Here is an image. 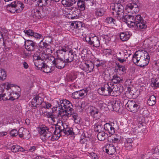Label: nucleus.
Masks as SVG:
<instances>
[{
  "mask_svg": "<svg viewBox=\"0 0 159 159\" xmlns=\"http://www.w3.org/2000/svg\"><path fill=\"white\" fill-rule=\"evenodd\" d=\"M5 96H6L5 94H0V101L2 100H3V101L7 100H8L7 98L5 97Z\"/></svg>",
  "mask_w": 159,
  "mask_h": 159,
  "instance_id": "nucleus-58",
  "label": "nucleus"
},
{
  "mask_svg": "<svg viewBox=\"0 0 159 159\" xmlns=\"http://www.w3.org/2000/svg\"><path fill=\"white\" fill-rule=\"evenodd\" d=\"M88 90H80L79 91V95L80 97H82L83 96H86Z\"/></svg>",
  "mask_w": 159,
  "mask_h": 159,
  "instance_id": "nucleus-49",
  "label": "nucleus"
},
{
  "mask_svg": "<svg viewBox=\"0 0 159 159\" xmlns=\"http://www.w3.org/2000/svg\"><path fill=\"white\" fill-rule=\"evenodd\" d=\"M106 11V9L103 7L97 8L94 10V14L97 18L104 16Z\"/></svg>",
  "mask_w": 159,
  "mask_h": 159,
  "instance_id": "nucleus-20",
  "label": "nucleus"
},
{
  "mask_svg": "<svg viewBox=\"0 0 159 159\" xmlns=\"http://www.w3.org/2000/svg\"><path fill=\"white\" fill-rule=\"evenodd\" d=\"M125 106L128 110L133 113L137 112L140 107L138 104L133 100H129Z\"/></svg>",
  "mask_w": 159,
  "mask_h": 159,
  "instance_id": "nucleus-8",
  "label": "nucleus"
},
{
  "mask_svg": "<svg viewBox=\"0 0 159 159\" xmlns=\"http://www.w3.org/2000/svg\"><path fill=\"white\" fill-rule=\"evenodd\" d=\"M134 19L135 20V24L137 23L140 22L142 20H144L142 17L140 15H137L136 16H134Z\"/></svg>",
  "mask_w": 159,
  "mask_h": 159,
  "instance_id": "nucleus-41",
  "label": "nucleus"
},
{
  "mask_svg": "<svg viewBox=\"0 0 159 159\" xmlns=\"http://www.w3.org/2000/svg\"><path fill=\"white\" fill-rule=\"evenodd\" d=\"M45 115L48 118H51L52 120L53 119V116L51 113L50 112H46L45 114Z\"/></svg>",
  "mask_w": 159,
  "mask_h": 159,
  "instance_id": "nucleus-60",
  "label": "nucleus"
},
{
  "mask_svg": "<svg viewBox=\"0 0 159 159\" xmlns=\"http://www.w3.org/2000/svg\"><path fill=\"white\" fill-rule=\"evenodd\" d=\"M25 2L29 5H31L34 2V0H25Z\"/></svg>",
  "mask_w": 159,
  "mask_h": 159,
  "instance_id": "nucleus-59",
  "label": "nucleus"
},
{
  "mask_svg": "<svg viewBox=\"0 0 159 159\" xmlns=\"http://www.w3.org/2000/svg\"><path fill=\"white\" fill-rule=\"evenodd\" d=\"M56 52L60 57H63L67 63L71 62L74 59L75 57H76L75 52L68 46L61 47L56 51Z\"/></svg>",
  "mask_w": 159,
  "mask_h": 159,
  "instance_id": "nucleus-2",
  "label": "nucleus"
},
{
  "mask_svg": "<svg viewBox=\"0 0 159 159\" xmlns=\"http://www.w3.org/2000/svg\"><path fill=\"white\" fill-rule=\"evenodd\" d=\"M111 81L113 83H120L122 82V80L117 74H116L113 75Z\"/></svg>",
  "mask_w": 159,
  "mask_h": 159,
  "instance_id": "nucleus-32",
  "label": "nucleus"
},
{
  "mask_svg": "<svg viewBox=\"0 0 159 159\" xmlns=\"http://www.w3.org/2000/svg\"><path fill=\"white\" fill-rule=\"evenodd\" d=\"M18 134L17 131L15 129L12 130L10 132V134L13 137L17 136Z\"/></svg>",
  "mask_w": 159,
  "mask_h": 159,
  "instance_id": "nucleus-53",
  "label": "nucleus"
},
{
  "mask_svg": "<svg viewBox=\"0 0 159 159\" xmlns=\"http://www.w3.org/2000/svg\"><path fill=\"white\" fill-rule=\"evenodd\" d=\"M71 26L72 28H74L75 29V31L76 32L77 30H78V32L80 33L82 28V24L80 22H74L71 24Z\"/></svg>",
  "mask_w": 159,
  "mask_h": 159,
  "instance_id": "nucleus-22",
  "label": "nucleus"
},
{
  "mask_svg": "<svg viewBox=\"0 0 159 159\" xmlns=\"http://www.w3.org/2000/svg\"><path fill=\"white\" fill-rule=\"evenodd\" d=\"M94 126L95 130L98 133L99 132L103 131L104 128H103V125L101 121H99L95 123Z\"/></svg>",
  "mask_w": 159,
  "mask_h": 159,
  "instance_id": "nucleus-28",
  "label": "nucleus"
},
{
  "mask_svg": "<svg viewBox=\"0 0 159 159\" xmlns=\"http://www.w3.org/2000/svg\"><path fill=\"white\" fill-rule=\"evenodd\" d=\"M65 129V131L62 135L65 136L66 135H74V133L73 132L72 128H69L68 126L67 125V127Z\"/></svg>",
  "mask_w": 159,
  "mask_h": 159,
  "instance_id": "nucleus-33",
  "label": "nucleus"
},
{
  "mask_svg": "<svg viewBox=\"0 0 159 159\" xmlns=\"http://www.w3.org/2000/svg\"><path fill=\"white\" fill-rule=\"evenodd\" d=\"M69 112H62L61 111H59V115L62 117V119L64 120H67L70 116H71L72 115V113L71 115L68 114Z\"/></svg>",
  "mask_w": 159,
  "mask_h": 159,
  "instance_id": "nucleus-35",
  "label": "nucleus"
},
{
  "mask_svg": "<svg viewBox=\"0 0 159 159\" xmlns=\"http://www.w3.org/2000/svg\"><path fill=\"white\" fill-rule=\"evenodd\" d=\"M77 109L79 110L80 111H82L83 110L82 103L80 104V105L77 106Z\"/></svg>",
  "mask_w": 159,
  "mask_h": 159,
  "instance_id": "nucleus-63",
  "label": "nucleus"
},
{
  "mask_svg": "<svg viewBox=\"0 0 159 159\" xmlns=\"http://www.w3.org/2000/svg\"><path fill=\"white\" fill-rule=\"evenodd\" d=\"M156 98L155 96L151 95L150 96L148 101V103L150 106H153L156 103Z\"/></svg>",
  "mask_w": 159,
  "mask_h": 159,
  "instance_id": "nucleus-30",
  "label": "nucleus"
},
{
  "mask_svg": "<svg viewBox=\"0 0 159 159\" xmlns=\"http://www.w3.org/2000/svg\"><path fill=\"white\" fill-rule=\"evenodd\" d=\"M57 105L56 107H53L54 110H56L55 108L59 107V111L62 112H69L68 114L71 115V111L73 110L72 104L70 102L66 99H60L59 102L56 101Z\"/></svg>",
  "mask_w": 159,
  "mask_h": 159,
  "instance_id": "nucleus-4",
  "label": "nucleus"
},
{
  "mask_svg": "<svg viewBox=\"0 0 159 159\" xmlns=\"http://www.w3.org/2000/svg\"><path fill=\"white\" fill-rule=\"evenodd\" d=\"M56 54L58 58L54 59L52 61V63L57 68L59 69H62L68 63L66 62L65 59H63V57H60L59 56L58 53H56Z\"/></svg>",
  "mask_w": 159,
  "mask_h": 159,
  "instance_id": "nucleus-7",
  "label": "nucleus"
},
{
  "mask_svg": "<svg viewBox=\"0 0 159 159\" xmlns=\"http://www.w3.org/2000/svg\"><path fill=\"white\" fill-rule=\"evenodd\" d=\"M22 64L24 67L25 69H27L29 67L28 64L25 61L22 62Z\"/></svg>",
  "mask_w": 159,
  "mask_h": 159,
  "instance_id": "nucleus-64",
  "label": "nucleus"
},
{
  "mask_svg": "<svg viewBox=\"0 0 159 159\" xmlns=\"http://www.w3.org/2000/svg\"><path fill=\"white\" fill-rule=\"evenodd\" d=\"M51 105L48 102H43V105L42 106L43 108L48 109L51 107Z\"/></svg>",
  "mask_w": 159,
  "mask_h": 159,
  "instance_id": "nucleus-54",
  "label": "nucleus"
},
{
  "mask_svg": "<svg viewBox=\"0 0 159 159\" xmlns=\"http://www.w3.org/2000/svg\"><path fill=\"white\" fill-rule=\"evenodd\" d=\"M34 13V14L33 16H39L40 18L43 17L42 14H41L40 11L38 10H34L32 11V13Z\"/></svg>",
  "mask_w": 159,
  "mask_h": 159,
  "instance_id": "nucleus-45",
  "label": "nucleus"
},
{
  "mask_svg": "<svg viewBox=\"0 0 159 159\" xmlns=\"http://www.w3.org/2000/svg\"><path fill=\"white\" fill-rule=\"evenodd\" d=\"M85 40L88 44L95 47H98L100 46V41L99 38L97 36L88 37V38L86 37Z\"/></svg>",
  "mask_w": 159,
  "mask_h": 159,
  "instance_id": "nucleus-10",
  "label": "nucleus"
},
{
  "mask_svg": "<svg viewBox=\"0 0 159 159\" xmlns=\"http://www.w3.org/2000/svg\"><path fill=\"white\" fill-rule=\"evenodd\" d=\"M67 125L66 123H62L61 126H59L58 127L56 128V132L57 133H59L62 135L65 128L67 127Z\"/></svg>",
  "mask_w": 159,
  "mask_h": 159,
  "instance_id": "nucleus-23",
  "label": "nucleus"
},
{
  "mask_svg": "<svg viewBox=\"0 0 159 159\" xmlns=\"http://www.w3.org/2000/svg\"><path fill=\"white\" fill-rule=\"evenodd\" d=\"M43 3L45 4V6H49L51 5L52 0H42Z\"/></svg>",
  "mask_w": 159,
  "mask_h": 159,
  "instance_id": "nucleus-57",
  "label": "nucleus"
},
{
  "mask_svg": "<svg viewBox=\"0 0 159 159\" xmlns=\"http://www.w3.org/2000/svg\"><path fill=\"white\" fill-rule=\"evenodd\" d=\"M150 57L146 51L144 52L140 51H136L133 55L132 60L135 64L141 67L147 66L149 63Z\"/></svg>",
  "mask_w": 159,
  "mask_h": 159,
  "instance_id": "nucleus-1",
  "label": "nucleus"
},
{
  "mask_svg": "<svg viewBox=\"0 0 159 159\" xmlns=\"http://www.w3.org/2000/svg\"><path fill=\"white\" fill-rule=\"evenodd\" d=\"M115 3H111L110 5V9L113 11H118V10H120L121 7L124 8L122 4L125 0H114Z\"/></svg>",
  "mask_w": 159,
  "mask_h": 159,
  "instance_id": "nucleus-12",
  "label": "nucleus"
},
{
  "mask_svg": "<svg viewBox=\"0 0 159 159\" xmlns=\"http://www.w3.org/2000/svg\"><path fill=\"white\" fill-rule=\"evenodd\" d=\"M79 10L78 9L74 11L72 15V16L71 18H78L79 16Z\"/></svg>",
  "mask_w": 159,
  "mask_h": 159,
  "instance_id": "nucleus-48",
  "label": "nucleus"
},
{
  "mask_svg": "<svg viewBox=\"0 0 159 159\" xmlns=\"http://www.w3.org/2000/svg\"><path fill=\"white\" fill-rule=\"evenodd\" d=\"M19 148H20V146L16 145L13 146L11 150L13 152H19Z\"/></svg>",
  "mask_w": 159,
  "mask_h": 159,
  "instance_id": "nucleus-47",
  "label": "nucleus"
},
{
  "mask_svg": "<svg viewBox=\"0 0 159 159\" xmlns=\"http://www.w3.org/2000/svg\"><path fill=\"white\" fill-rule=\"evenodd\" d=\"M151 82V86L154 89H157L159 87V82L156 79L152 78Z\"/></svg>",
  "mask_w": 159,
  "mask_h": 159,
  "instance_id": "nucleus-36",
  "label": "nucleus"
},
{
  "mask_svg": "<svg viewBox=\"0 0 159 159\" xmlns=\"http://www.w3.org/2000/svg\"><path fill=\"white\" fill-rule=\"evenodd\" d=\"M79 91L74 92L72 93V97L73 98L77 99L79 98Z\"/></svg>",
  "mask_w": 159,
  "mask_h": 159,
  "instance_id": "nucleus-55",
  "label": "nucleus"
},
{
  "mask_svg": "<svg viewBox=\"0 0 159 159\" xmlns=\"http://www.w3.org/2000/svg\"><path fill=\"white\" fill-rule=\"evenodd\" d=\"M85 67L87 71H89V72L92 71L93 69V66L92 64L90 65L85 63Z\"/></svg>",
  "mask_w": 159,
  "mask_h": 159,
  "instance_id": "nucleus-40",
  "label": "nucleus"
},
{
  "mask_svg": "<svg viewBox=\"0 0 159 159\" xmlns=\"http://www.w3.org/2000/svg\"><path fill=\"white\" fill-rule=\"evenodd\" d=\"M138 120L139 121V123L138 124V127L139 129H145L144 128V125H145V123L143 121H140V118L139 117L138 119Z\"/></svg>",
  "mask_w": 159,
  "mask_h": 159,
  "instance_id": "nucleus-46",
  "label": "nucleus"
},
{
  "mask_svg": "<svg viewBox=\"0 0 159 159\" xmlns=\"http://www.w3.org/2000/svg\"><path fill=\"white\" fill-rule=\"evenodd\" d=\"M13 94L14 95V97H10L9 99H8L7 100L13 101L15 99L18 98L20 96V95L18 93H15V94L13 93Z\"/></svg>",
  "mask_w": 159,
  "mask_h": 159,
  "instance_id": "nucleus-52",
  "label": "nucleus"
},
{
  "mask_svg": "<svg viewBox=\"0 0 159 159\" xmlns=\"http://www.w3.org/2000/svg\"><path fill=\"white\" fill-rule=\"evenodd\" d=\"M25 48L28 51L32 52L37 48V43L31 40H27L25 42Z\"/></svg>",
  "mask_w": 159,
  "mask_h": 159,
  "instance_id": "nucleus-13",
  "label": "nucleus"
},
{
  "mask_svg": "<svg viewBox=\"0 0 159 159\" xmlns=\"http://www.w3.org/2000/svg\"><path fill=\"white\" fill-rule=\"evenodd\" d=\"M113 91V90H97L98 93L100 95L104 96L109 95V91Z\"/></svg>",
  "mask_w": 159,
  "mask_h": 159,
  "instance_id": "nucleus-37",
  "label": "nucleus"
},
{
  "mask_svg": "<svg viewBox=\"0 0 159 159\" xmlns=\"http://www.w3.org/2000/svg\"><path fill=\"white\" fill-rule=\"evenodd\" d=\"M120 101L114 100L109 104L108 107L110 108L111 107L113 110L116 112H118L119 111L120 108Z\"/></svg>",
  "mask_w": 159,
  "mask_h": 159,
  "instance_id": "nucleus-15",
  "label": "nucleus"
},
{
  "mask_svg": "<svg viewBox=\"0 0 159 159\" xmlns=\"http://www.w3.org/2000/svg\"><path fill=\"white\" fill-rule=\"evenodd\" d=\"M26 131V129H24L23 128H21L19 130L18 133L19 136L20 138H22L25 134V131Z\"/></svg>",
  "mask_w": 159,
  "mask_h": 159,
  "instance_id": "nucleus-42",
  "label": "nucleus"
},
{
  "mask_svg": "<svg viewBox=\"0 0 159 159\" xmlns=\"http://www.w3.org/2000/svg\"><path fill=\"white\" fill-rule=\"evenodd\" d=\"M107 137V134L103 131L99 132L97 135L98 139L101 141L104 140Z\"/></svg>",
  "mask_w": 159,
  "mask_h": 159,
  "instance_id": "nucleus-29",
  "label": "nucleus"
},
{
  "mask_svg": "<svg viewBox=\"0 0 159 159\" xmlns=\"http://www.w3.org/2000/svg\"><path fill=\"white\" fill-rule=\"evenodd\" d=\"M116 152V148L114 146L110 144L107 146L105 149V152L110 155L114 154Z\"/></svg>",
  "mask_w": 159,
  "mask_h": 159,
  "instance_id": "nucleus-24",
  "label": "nucleus"
},
{
  "mask_svg": "<svg viewBox=\"0 0 159 159\" xmlns=\"http://www.w3.org/2000/svg\"><path fill=\"white\" fill-rule=\"evenodd\" d=\"M24 32L26 35L29 37H32V35L34 34V32L32 30L30 29L25 30H24Z\"/></svg>",
  "mask_w": 159,
  "mask_h": 159,
  "instance_id": "nucleus-44",
  "label": "nucleus"
},
{
  "mask_svg": "<svg viewBox=\"0 0 159 159\" xmlns=\"http://www.w3.org/2000/svg\"><path fill=\"white\" fill-rule=\"evenodd\" d=\"M33 61L35 66L41 69L43 72L48 73L51 72V68L43 61V58H41L40 54L39 56L34 55L33 57Z\"/></svg>",
  "mask_w": 159,
  "mask_h": 159,
  "instance_id": "nucleus-5",
  "label": "nucleus"
},
{
  "mask_svg": "<svg viewBox=\"0 0 159 159\" xmlns=\"http://www.w3.org/2000/svg\"><path fill=\"white\" fill-rule=\"evenodd\" d=\"M123 21L126 23L130 27H134L135 25L134 16L131 15H126L124 17Z\"/></svg>",
  "mask_w": 159,
  "mask_h": 159,
  "instance_id": "nucleus-14",
  "label": "nucleus"
},
{
  "mask_svg": "<svg viewBox=\"0 0 159 159\" xmlns=\"http://www.w3.org/2000/svg\"><path fill=\"white\" fill-rule=\"evenodd\" d=\"M7 10L12 13H19L22 11L24 7L23 3L20 1H15L10 3H6Z\"/></svg>",
  "mask_w": 159,
  "mask_h": 159,
  "instance_id": "nucleus-6",
  "label": "nucleus"
},
{
  "mask_svg": "<svg viewBox=\"0 0 159 159\" xmlns=\"http://www.w3.org/2000/svg\"><path fill=\"white\" fill-rule=\"evenodd\" d=\"M133 144V140L131 138H128L124 141V147L128 150L132 148Z\"/></svg>",
  "mask_w": 159,
  "mask_h": 159,
  "instance_id": "nucleus-21",
  "label": "nucleus"
},
{
  "mask_svg": "<svg viewBox=\"0 0 159 159\" xmlns=\"http://www.w3.org/2000/svg\"><path fill=\"white\" fill-rule=\"evenodd\" d=\"M88 110L92 117L96 120L100 118L101 114L96 108L93 106H90L88 107Z\"/></svg>",
  "mask_w": 159,
  "mask_h": 159,
  "instance_id": "nucleus-11",
  "label": "nucleus"
},
{
  "mask_svg": "<svg viewBox=\"0 0 159 159\" xmlns=\"http://www.w3.org/2000/svg\"><path fill=\"white\" fill-rule=\"evenodd\" d=\"M116 60L121 63H123L124 62H125L126 60V59L125 58L122 59L119 57L117 58Z\"/></svg>",
  "mask_w": 159,
  "mask_h": 159,
  "instance_id": "nucleus-62",
  "label": "nucleus"
},
{
  "mask_svg": "<svg viewBox=\"0 0 159 159\" xmlns=\"http://www.w3.org/2000/svg\"><path fill=\"white\" fill-rule=\"evenodd\" d=\"M32 37L37 39H40L43 37L42 35L41 34L37 33H34V34L32 35Z\"/></svg>",
  "mask_w": 159,
  "mask_h": 159,
  "instance_id": "nucleus-56",
  "label": "nucleus"
},
{
  "mask_svg": "<svg viewBox=\"0 0 159 159\" xmlns=\"http://www.w3.org/2000/svg\"><path fill=\"white\" fill-rule=\"evenodd\" d=\"M77 5L80 10L83 11L85 7V3L84 0H78Z\"/></svg>",
  "mask_w": 159,
  "mask_h": 159,
  "instance_id": "nucleus-31",
  "label": "nucleus"
},
{
  "mask_svg": "<svg viewBox=\"0 0 159 159\" xmlns=\"http://www.w3.org/2000/svg\"><path fill=\"white\" fill-rule=\"evenodd\" d=\"M125 8L128 13H136L139 11L138 3L136 2L128 3L126 5Z\"/></svg>",
  "mask_w": 159,
  "mask_h": 159,
  "instance_id": "nucleus-9",
  "label": "nucleus"
},
{
  "mask_svg": "<svg viewBox=\"0 0 159 159\" xmlns=\"http://www.w3.org/2000/svg\"><path fill=\"white\" fill-rule=\"evenodd\" d=\"M78 1V0H62V4L66 7L72 6Z\"/></svg>",
  "mask_w": 159,
  "mask_h": 159,
  "instance_id": "nucleus-26",
  "label": "nucleus"
},
{
  "mask_svg": "<svg viewBox=\"0 0 159 159\" xmlns=\"http://www.w3.org/2000/svg\"><path fill=\"white\" fill-rule=\"evenodd\" d=\"M13 87H14L15 89H21L19 86L14 84H11L8 82L0 84V89H9Z\"/></svg>",
  "mask_w": 159,
  "mask_h": 159,
  "instance_id": "nucleus-16",
  "label": "nucleus"
},
{
  "mask_svg": "<svg viewBox=\"0 0 159 159\" xmlns=\"http://www.w3.org/2000/svg\"><path fill=\"white\" fill-rule=\"evenodd\" d=\"M34 2L37 3L36 6L38 5L39 7H42L43 6H45V4L43 3V1L42 0H35Z\"/></svg>",
  "mask_w": 159,
  "mask_h": 159,
  "instance_id": "nucleus-50",
  "label": "nucleus"
},
{
  "mask_svg": "<svg viewBox=\"0 0 159 159\" xmlns=\"http://www.w3.org/2000/svg\"><path fill=\"white\" fill-rule=\"evenodd\" d=\"M120 8V10H118V11H113L112 14L118 20H121L123 21L124 20V17L125 15L124 13V8Z\"/></svg>",
  "mask_w": 159,
  "mask_h": 159,
  "instance_id": "nucleus-17",
  "label": "nucleus"
},
{
  "mask_svg": "<svg viewBox=\"0 0 159 159\" xmlns=\"http://www.w3.org/2000/svg\"><path fill=\"white\" fill-rule=\"evenodd\" d=\"M126 92L132 96V98H135L139 96L140 92L139 90H127Z\"/></svg>",
  "mask_w": 159,
  "mask_h": 159,
  "instance_id": "nucleus-27",
  "label": "nucleus"
},
{
  "mask_svg": "<svg viewBox=\"0 0 159 159\" xmlns=\"http://www.w3.org/2000/svg\"><path fill=\"white\" fill-rule=\"evenodd\" d=\"M49 130V128L45 125L41 126L39 127V131L43 141L50 140L53 141L58 139L62 135L59 133H57L56 130L54 132V134L52 136V133Z\"/></svg>",
  "mask_w": 159,
  "mask_h": 159,
  "instance_id": "nucleus-3",
  "label": "nucleus"
},
{
  "mask_svg": "<svg viewBox=\"0 0 159 159\" xmlns=\"http://www.w3.org/2000/svg\"><path fill=\"white\" fill-rule=\"evenodd\" d=\"M131 34L128 32H122L120 34V38L123 41L128 40Z\"/></svg>",
  "mask_w": 159,
  "mask_h": 159,
  "instance_id": "nucleus-25",
  "label": "nucleus"
},
{
  "mask_svg": "<svg viewBox=\"0 0 159 159\" xmlns=\"http://www.w3.org/2000/svg\"><path fill=\"white\" fill-rule=\"evenodd\" d=\"M106 22L112 25H115L116 24L115 20L111 17H107L106 19Z\"/></svg>",
  "mask_w": 159,
  "mask_h": 159,
  "instance_id": "nucleus-39",
  "label": "nucleus"
},
{
  "mask_svg": "<svg viewBox=\"0 0 159 159\" xmlns=\"http://www.w3.org/2000/svg\"><path fill=\"white\" fill-rule=\"evenodd\" d=\"M134 28L138 30H145L147 27L146 21L144 20L136 24L134 26Z\"/></svg>",
  "mask_w": 159,
  "mask_h": 159,
  "instance_id": "nucleus-19",
  "label": "nucleus"
},
{
  "mask_svg": "<svg viewBox=\"0 0 159 159\" xmlns=\"http://www.w3.org/2000/svg\"><path fill=\"white\" fill-rule=\"evenodd\" d=\"M109 91V95L113 96H117V94H115L114 93V91Z\"/></svg>",
  "mask_w": 159,
  "mask_h": 159,
  "instance_id": "nucleus-61",
  "label": "nucleus"
},
{
  "mask_svg": "<svg viewBox=\"0 0 159 159\" xmlns=\"http://www.w3.org/2000/svg\"><path fill=\"white\" fill-rule=\"evenodd\" d=\"M7 76L6 73L4 69H0V80H4Z\"/></svg>",
  "mask_w": 159,
  "mask_h": 159,
  "instance_id": "nucleus-38",
  "label": "nucleus"
},
{
  "mask_svg": "<svg viewBox=\"0 0 159 159\" xmlns=\"http://www.w3.org/2000/svg\"><path fill=\"white\" fill-rule=\"evenodd\" d=\"M114 123H106L104 125V129L109 134L112 135L115 133Z\"/></svg>",
  "mask_w": 159,
  "mask_h": 159,
  "instance_id": "nucleus-18",
  "label": "nucleus"
},
{
  "mask_svg": "<svg viewBox=\"0 0 159 159\" xmlns=\"http://www.w3.org/2000/svg\"><path fill=\"white\" fill-rule=\"evenodd\" d=\"M36 102V104L37 106L38 105H43V103L44 102L43 101V100L41 98L38 96H36L34 98V102Z\"/></svg>",
  "mask_w": 159,
  "mask_h": 159,
  "instance_id": "nucleus-34",
  "label": "nucleus"
},
{
  "mask_svg": "<svg viewBox=\"0 0 159 159\" xmlns=\"http://www.w3.org/2000/svg\"><path fill=\"white\" fill-rule=\"evenodd\" d=\"M75 79L74 77L72 76V75L70 74L67 75L66 78V80L68 81L72 82Z\"/></svg>",
  "mask_w": 159,
  "mask_h": 159,
  "instance_id": "nucleus-51",
  "label": "nucleus"
},
{
  "mask_svg": "<svg viewBox=\"0 0 159 159\" xmlns=\"http://www.w3.org/2000/svg\"><path fill=\"white\" fill-rule=\"evenodd\" d=\"M120 137H118L117 138L114 137L112 139H110V138H108V140L109 142L112 143H116L120 142Z\"/></svg>",
  "mask_w": 159,
  "mask_h": 159,
  "instance_id": "nucleus-43",
  "label": "nucleus"
}]
</instances>
